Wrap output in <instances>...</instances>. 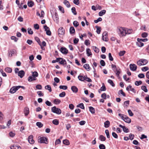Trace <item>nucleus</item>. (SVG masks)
<instances>
[{
	"instance_id": "f03ea898",
	"label": "nucleus",
	"mask_w": 149,
	"mask_h": 149,
	"mask_svg": "<svg viewBox=\"0 0 149 149\" xmlns=\"http://www.w3.org/2000/svg\"><path fill=\"white\" fill-rule=\"evenodd\" d=\"M32 76H30L28 78V81L29 82H31L36 79V77L38 76V74L36 71L32 72Z\"/></svg>"
},
{
	"instance_id": "4c0bfd02",
	"label": "nucleus",
	"mask_w": 149,
	"mask_h": 149,
	"mask_svg": "<svg viewBox=\"0 0 149 149\" xmlns=\"http://www.w3.org/2000/svg\"><path fill=\"white\" fill-rule=\"evenodd\" d=\"M99 139L102 141H104L106 140L105 137L102 135H100V136Z\"/></svg>"
},
{
	"instance_id": "6ab92c4d",
	"label": "nucleus",
	"mask_w": 149,
	"mask_h": 149,
	"mask_svg": "<svg viewBox=\"0 0 149 149\" xmlns=\"http://www.w3.org/2000/svg\"><path fill=\"white\" fill-rule=\"evenodd\" d=\"M24 113L25 116H27L29 113V109L28 108H25L24 109Z\"/></svg>"
},
{
	"instance_id": "052dcab7",
	"label": "nucleus",
	"mask_w": 149,
	"mask_h": 149,
	"mask_svg": "<svg viewBox=\"0 0 149 149\" xmlns=\"http://www.w3.org/2000/svg\"><path fill=\"white\" fill-rule=\"evenodd\" d=\"M102 19L101 17H99L97 20H95L94 22L95 23H96L99 22L101 21Z\"/></svg>"
},
{
	"instance_id": "a19ab883",
	"label": "nucleus",
	"mask_w": 149,
	"mask_h": 149,
	"mask_svg": "<svg viewBox=\"0 0 149 149\" xmlns=\"http://www.w3.org/2000/svg\"><path fill=\"white\" fill-rule=\"evenodd\" d=\"M45 88L46 89L48 90L50 92H51L52 91L51 88V86H49V85L46 86L45 87Z\"/></svg>"
},
{
	"instance_id": "7c9ffc66",
	"label": "nucleus",
	"mask_w": 149,
	"mask_h": 149,
	"mask_svg": "<svg viewBox=\"0 0 149 149\" xmlns=\"http://www.w3.org/2000/svg\"><path fill=\"white\" fill-rule=\"evenodd\" d=\"M53 18L54 20L56 21L57 22H58V15L56 13H55V15L53 17Z\"/></svg>"
},
{
	"instance_id": "b1692460",
	"label": "nucleus",
	"mask_w": 149,
	"mask_h": 149,
	"mask_svg": "<svg viewBox=\"0 0 149 149\" xmlns=\"http://www.w3.org/2000/svg\"><path fill=\"white\" fill-rule=\"evenodd\" d=\"M106 10H103L99 12L98 13L99 15L100 16H102L106 13Z\"/></svg>"
},
{
	"instance_id": "6e6d98bb",
	"label": "nucleus",
	"mask_w": 149,
	"mask_h": 149,
	"mask_svg": "<svg viewBox=\"0 0 149 149\" xmlns=\"http://www.w3.org/2000/svg\"><path fill=\"white\" fill-rule=\"evenodd\" d=\"M106 90V88L104 84L103 83V85L100 88V90L101 91H105Z\"/></svg>"
},
{
	"instance_id": "49530a36",
	"label": "nucleus",
	"mask_w": 149,
	"mask_h": 149,
	"mask_svg": "<svg viewBox=\"0 0 149 149\" xmlns=\"http://www.w3.org/2000/svg\"><path fill=\"white\" fill-rule=\"evenodd\" d=\"M138 41H141V42H146L148 41V39L147 38H144V39H140L138 38L137 39Z\"/></svg>"
},
{
	"instance_id": "58836bf2",
	"label": "nucleus",
	"mask_w": 149,
	"mask_h": 149,
	"mask_svg": "<svg viewBox=\"0 0 149 149\" xmlns=\"http://www.w3.org/2000/svg\"><path fill=\"white\" fill-rule=\"evenodd\" d=\"M136 45L139 47H141L143 45V43L141 42V41H139L137 42Z\"/></svg>"
},
{
	"instance_id": "9d476101",
	"label": "nucleus",
	"mask_w": 149,
	"mask_h": 149,
	"mask_svg": "<svg viewBox=\"0 0 149 149\" xmlns=\"http://www.w3.org/2000/svg\"><path fill=\"white\" fill-rule=\"evenodd\" d=\"M60 51L63 54H66L68 53V50L65 47H62L60 49Z\"/></svg>"
},
{
	"instance_id": "8fccbe9b",
	"label": "nucleus",
	"mask_w": 149,
	"mask_h": 149,
	"mask_svg": "<svg viewBox=\"0 0 149 149\" xmlns=\"http://www.w3.org/2000/svg\"><path fill=\"white\" fill-rule=\"evenodd\" d=\"M93 49L94 51L96 53H98L99 52V50L96 47L93 46Z\"/></svg>"
},
{
	"instance_id": "a211bd4d",
	"label": "nucleus",
	"mask_w": 149,
	"mask_h": 149,
	"mask_svg": "<svg viewBox=\"0 0 149 149\" xmlns=\"http://www.w3.org/2000/svg\"><path fill=\"white\" fill-rule=\"evenodd\" d=\"M71 89L72 92L75 93H76L78 92V89L75 86H72L71 87Z\"/></svg>"
},
{
	"instance_id": "f704fd0d",
	"label": "nucleus",
	"mask_w": 149,
	"mask_h": 149,
	"mask_svg": "<svg viewBox=\"0 0 149 149\" xmlns=\"http://www.w3.org/2000/svg\"><path fill=\"white\" fill-rule=\"evenodd\" d=\"M141 89L143 91L145 92H147L148 90L146 88V86H142L141 87Z\"/></svg>"
},
{
	"instance_id": "09e8293b",
	"label": "nucleus",
	"mask_w": 149,
	"mask_h": 149,
	"mask_svg": "<svg viewBox=\"0 0 149 149\" xmlns=\"http://www.w3.org/2000/svg\"><path fill=\"white\" fill-rule=\"evenodd\" d=\"M58 8L59 10L63 13H64V9L63 7H62L61 6H58Z\"/></svg>"
},
{
	"instance_id": "412c9836",
	"label": "nucleus",
	"mask_w": 149,
	"mask_h": 149,
	"mask_svg": "<svg viewBox=\"0 0 149 149\" xmlns=\"http://www.w3.org/2000/svg\"><path fill=\"white\" fill-rule=\"evenodd\" d=\"M126 35L127 34H130L132 33L133 31L132 29H129L127 28H126Z\"/></svg>"
},
{
	"instance_id": "a878e982",
	"label": "nucleus",
	"mask_w": 149,
	"mask_h": 149,
	"mask_svg": "<svg viewBox=\"0 0 149 149\" xmlns=\"http://www.w3.org/2000/svg\"><path fill=\"white\" fill-rule=\"evenodd\" d=\"M63 3L68 8L70 7V5L69 2L67 0H64L63 2Z\"/></svg>"
},
{
	"instance_id": "69168bd1",
	"label": "nucleus",
	"mask_w": 149,
	"mask_h": 149,
	"mask_svg": "<svg viewBox=\"0 0 149 149\" xmlns=\"http://www.w3.org/2000/svg\"><path fill=\"white\" fill-rule=\"evenodd\" d=\"M100 149H105V147L103 144H100L99 146Z\"/></svg>"
},
{
	"instance_id": "37998d69",
	"label": "nucleus",
	"mask_w": 149,
	"mask_h": 149,
	"mask_svg": "<svg viewBox=\"0 0 149 149\" xmlns=\"http://www.w3.org/2000/svg\"><path fill=\"white\" fill-rule=\"evenodd\" d=\"M36 125L39 128H41L43 126V124L40 122H37Z\"/></svg>"
},
{
	"instance_id": "423d86ee",
	"label": "nucleus",
	"mask_w": 149,
	"mask_h": 149,
	"mask_svg": "<svg viewBox=\"0 0 149 149\" xmlns=\"http://www.w3.org/2000/svg\"><path fill=\"white\" fill-rule=\"evenodd\" d=\"M51 110L53 112L57 114H60L61 113V110L60 109L56 108V106L52 107Z\"/></svg>"
},
{
	"instance_id": "393cba45",
	"label": "nucleus",
	"mask_w": 149,
	"mask_h": 149,
	"mask_svg": "<svg viewBox=\"0 0 149 149\" xmlns=\"http://www.w3.org/2000/svg\"><path fill=\"white\" fill-rule=\"evenodd\" d=\"M84 67L87 71H89L90 70V68L88 64H84Z\"/></svg>"
},
{
	"instance_id": "2eb2a0df",
	"label": "nucleus",
	"mask_w": 149,
	"mask_h": 149,
	"mask_svg": "<svg viewBox=\"0 0 149 149\" xmlns=\"http://www.w3.org/2000/svg\"><path fill=\"white\" fill-rule=\"evenodd\" d=\"M119 127L122 128L123 131L126 133L128 132H129L128 129L125 126H123L122 125L120 124L119 125Z\"/></svg>"
},
{
	"instance_id": "680f3d73",
	"label": "nucleus",
	"mask_w": 149,
	"mask_h": 149,
	"mask_svg": "<svg viewBox=\"0 0 149 149\" xmlns=\"http://www.w3.org/2000/svg\"><path fill=\"white\" fill-rule=\"evenodd\" d=\"M109 58L110 61H112L113 60V58L111 56V53L109 54Z\"/></svg>"
},
{
	"instance_id": "4be33fe9",
	"label": "nucleus",
	"mask_w": 149,
	"mask_h": 149,
	"mask_svg": "<svg viewBox=\"0 0 149 149\" xmlns=\"http://www.w3.org/2000/svg\"><path fill=\"white\" fill-rule=\"evenodd\" d=\"M104 127L105 128H107L109 127L110 126V122L109 121L107 120L104 122Z\"/></svg>"
},
{
	"instance_id": "3c124183",
	"label": "nucleus",
	"mask_w": 149,
	"mask_h": 149,
	"mask_svg": "<svg viewBox=\"0 0 149 149\" xmlns=\"http://www.w3.org/2000/svg\"><path fill=\"white\" fill-rule=\"evenodd\" d=\"M118 93L119 94H122L123 96L124 97L125 96H126L125 93L123 92L122 90H120V91H119Z\"/></svg>"
},
{
	"instance_id": "dca6fc26",
	"label": "nucleus",
	"mask_w": 149,
	"mask_h": 149,
	"mask_svg": "<svg viewBox=\"0 0 149 149\" xmlns=\"http://www.w3.org/2000/svg\"><path fill=\"white\" fill-rule=\"evenodd\" d=\"M25 74L23 70H21L19 71L18 72V76H19L21 78H22L24 76Z\"/></svg>"
},
{
	"instance_id": "72a5a7b5",
	"label": "nucleus",
	"mask_w": 149,
	"mask_h": 149,
	"mask_svg": "<svg viewBox=\"0 0 149 149\" xmlns=\"http://www.w3.org/2000/svg\"><path fill=\"white\" fill-rule=\"evenodd\" d=\"M52 123L55 125H57L59 124V121L56 119H54L52 121Z\"/></svg>"
},
{
	"instance_id": "bb28decb",
	"label": "nucleus",
	"mask_w": 149,
	"mask_h": 149,
	"mask_svg": "<svg viewBox=\"0 0 149 149\" xmlns=\"http://www.w3.org/2000/svg\"><path fill=\"white\" fill-rule=\"evenodd\" d=\"M89 108L90 111L92 114H94L95 113V109L93 107H90Z\"/></svg>"
},
{
	"instance_id": "ddd939ff",
	"label": "nucleus",
	"mask_w": 149,
	"mask_h": 149,
	"mask_svg": "<svg viewBox=\"0 0 149 149\" xmlns=\"http://www.w3.org/2000/svg\"><path fill=\"white\" fill-rule=\"evenodd\" d=\"M123 120L125 122L127 123H129L131 122V119L126 115L125 116Z\"/></svg>"
},
{
	"instance_id": "774afa93",
	"label": "nucleus",
	"mask_w": 149,
	"mask_h": 149,
	"mask_svg": "<svg viewBox=\"0 0 149 149\" xmlns=\"http://www.w3.org/2000/svg\"><path fill=\"white\" fill-rule=\"evenodd\" d=\"M112 136L115 138L117 139L118 138V136L117 134L114 132H113L112 134Z\"/></svg>"
},
{
	"instance_id": "bf43d9fd",
	"label": "nucleus",
	"mask_w": 149,
	"mask_h": 149,
	"mask_svg": "<svg viewBox=\"0 0 149 149\" xmlns=\"http://www.w3.org/2000/svg\"><path fill=\"white\" fill-rule=\"evenodd\" d=\"M65 92H63L60 93L59 95V96L60 97H63L65 95Z\"/></svg>"
},
{
	"instance_id": "5701e85b",
	"label": "nucleus",
	"mask_w": 149,
	"mask_h": 149,
	"mask_svg": "<svg viewBox=\"0 0 149 149\" xmlns=\"http://www.w3.org/2000/svg\"><path fill=\"white\" fill-rule=\"evenodd\" d=\"M86 54L88 56L92 55V54L90 49L87 48L86 49Z\"/></svg>"
},
{
	"instance_id": "cd10ccee",
	"label": "nucleus",
	"mask_w": 149,
	"mask_h": 149,
	"mask_svg": "<svg viewBox=\"0 0 149 149\" xmlns=\"http://www.w3.org/2000/svg\"><path fill=\"white\" fill-rule=\"evenodd\" d=\"M86 76H84V77L82 76H78V79L80 81H83L84 80H85Z\"/></svg>"
},
{
	"instance_id": "ea45409f",
	"label": "nucleus",
	"mask_w": 149,
	"mask_h": 149,
	"mask_svg": "<svg viewBox=\"0 0 149 149\" xmlns=\"http://www.w3.org/2000/svg\"><path fill=\"white\" fill-rule=\"evenodd\" d=\"M96 28H97L96 32L98 34H99L100 33L101 30V28L100 27L96 26Z\"/></svg>"
},
{
	"instance_id": "864d4df0",
	"label": "nucleus",
	"mask_w": 149,
	"mask_h": 149,
	"mask_svg": "<svg viewBox=\"0 0 149 149\" xmlns=\"http://www.w3.org/2000/svg\"><path fill=\"white\" fill-rule=\"evenodd\" d=\"M59 88L61 89H63V90H66L67 89V86H60Z\"/></svg>"
},
{
	"instance_id": "20e7f679",
	"label": "nucleus",
	"mask_w": 149,
	"mask_h": 149,
	"mask_svg": "<svg viewBox=\"0 0 149 149\" xmlns=\"http://www.w3.org/2000/svg\"><path fill=\"white\" fill-rule=\"evenodd\" d=\"M38 141L40 143H45L47 144V139L46 137L39 136L38 137Z\"/></svg>"
},
{
	"instance_id": "f3484780",
	"label": "nucleus",
	"mask_w": 149,
	"mask_h": 149,
	"mask_svg": "<svg viewBox=\"0 0 149 149\" xmlns=\"http://www.w3.org/2000/svg\"><path fill=\"white\" fill-rule=\"evenodd\" d=\"M114 72L115 73L117 77H118V78H119V74L121 72V70L120 69L118 70V69L116 68V70Z\"/></svg>"
},
{
	"instance_id": "c85d7f7f",
	"label": "nucleus",
	"mask_w": 149,
	"mask_h": 149,
	"mask_svg": "<svg viewBox=\"0 0 149 149\" xmlns=\"http://www.w3.org/2000/svg\"><path fill=\"white\" fill-rule=\"evenodd\" d=\"M75 29L73 26L71 27L70 29V33L72 34L75 32Z\"/></svg>"
},
{
	"instance_id": "603ef678",
	"label": "nucleus",
	"mask_w": 149,
	"mask_h": 149,
	"mask_svg": "<svg viewBox=\"0 0 149 149\" xmlns=\"http://www.w3.org/2000/svg\"><path fill=\"white\" fill-rule=\"evenodd\" d=\"M73 24L74 26L75 27H77L79 25V23L77 21H74L73 22Z\"/></svg>"
},
{
	"instance_id": "aec40b11",
	"label": "nucleus",
	"mask_w": 149,
	"mask_h": 149,
	"mask_svg": "<svg viewBox=\"0 0 149 149\" xmlns=\"http://www.w3.org/2000/svg\"><path fill=\"white\" fill-rule=\"evenodd\" d=\"M11 149H21V147L19 146L14 145L11 146Z\"/></svg>"
},
{
	"instance_id": "4468645a",
	"label": "nucleus",
	"mask_w": 149,
	"mask_h": 149,
	"mask_svg": "<svg viewBox=\"0 0 149 149\" xmlns=\"http://www.w3.org/2000/svg\"><path fill=\"white\" fill-rule=\"evenodd\" d=\"M60 58L59 59L58 62L59 63L62 65H64L66 64V62L65 59H63L61 58Z\"/></svg>"
},
{
	"instance_id": "79ce46f5",
	"label": "nucleus",
	"mask_w": 149,
	"mask_h": 149,
	"mask_svg": "<svg viewBox=\"0 0 149 149\" xmlns=\"http://www.w3.org/2000/svg\"><path fill=\"white\" fill-rule=\"evenodd\" d=\"M5 70L6 72L9 73L11 72L12 71V69L9 67L6 68L5 69Z\"/></svg>"
},
{
	"instance_id": "7ed1b4c3",
	"label": "nucleus",
	"mask_w": 149,
	"mask_h": 149,
	"mask_svg": "<svg viewBox=\"0 0 149 149\" xmlns=\"http://www.w3.org/2000/svg\"><path fill=\"white\" fill-rule=\"evenodd\" d=\"M22 88L23 89H25V87L23 86H14L12 87L10 90V93H14L19 88Z\"/></svg>"
},
{
	"instance_id": "6e6552de",
	"label": "nucleus",
	"mask_w": 149,
	"mask_h": 149,
	"mask_svg": "<svg viewBox=\"0 0 149 149\" xmlns=\"http://www.w3.org/2000/svg\"><path fill=\"white\" fill-rule=\"evenodd\" d=\"M65 30L62 27H60L58 30V33L59 36H61V35H63L64 34Z\"/></svg>"
},
{
	"instance_id": "9b49d317",
	"label": "nucleus",
	"mask_w": 149,
	"mask_h": 149,
	"mask_svg": "<svg viewBox=\"0 0 149 149\" xmlns=\"http://www.w3.org/2000/svg\"><path fill=\"white\" fill-rule=\"evenodd\" d=\"M130 69L131 70L134 71L136 70L137 66L135 64H130Z\"/></svg>"
},
{
	"instance_id": "13d9d810",
	"label": "nucleus",
	"mask_w": 149,
	"mask_h": 149,
	"mask_svg": "<svg viewBox=\"0 0 149 149\" xmlns=\"http://www.w3.org/2000/svg\"><path fill=\"white\" fill-rule=\"evenodd\" d=\"M125 53V51H120L119 53V55L120 56H123Z\"/></svg>"
},
{
	"instance_id": "e2e57ef3",
	"label": "nucleus",
	"mask_w": 149,
	"mask_h": 149,
	"mask_svg": "<svg viewBox=\"0 0 149 149\" xmlns=\"http://www.w3.org/2000/svg\"><path fill=\"white\" fill-rule=\"evenodd\" d=\"M149 68L147 67H145L142 68L141 69V70L143 71H146L148 70Z\"/></svg>"
},
{
	"instance_id": "5fc2aeb1",
	"label": "nucleus",
	"mask_w": 149,
	"mask_h": 149,
	"mask_svg": "<svg viewBox=\"0 0 149 149\" xmlns=\"http://www.w3.org/2000/svg\"><path fill=\"white\" fill-rule=\"evenodd\" d=\"M108 82L112 86H115L114 84L113 83V81L111 79H109L108 81Z\"/></svg>"
},
{
	"instance_id": "c9c22d12",
	"label": "nucleus",
	"mask_w": 149,
	"mask_h": 149,
	"mask_svg": "<svg viewBox=\"0 0 149 149\" xmlns=\"http://www.w3.org/2000/svg\"><path fill=\"white\" fill-rule=\"evenodd\" d=\"M35 39L39 45L40 46L41 48H42V45L41 44V42L39 38L38 37H36L35 38Z\"/></svg>"
},
{
	"instance_id": "f8f14e48",
	"label": "nucleus",
	"mask_w": 149,
	"mask_h": 149,
	"mask_svg": "<svg viewBox=\"0 0 149 149\" xmlns=\"http://www.w3.org/2000/svg\"><path fill=\"white\" fill-rule=\"evenodd\" d=\"M126 89L127 91H129V90L130 89V91H132L134 93H135L136 92V90L134 88L132 87V86L130 85L128 86L126 88Z\"/></svg>"
},
{
	"instance_id": "473e14b6",
	"label": "nucleus",
	"mask_w": 149,
	"mask_h": 149,
	"mask_svg": "<svg viewBox=\"0 0 149 149\" xmlns=\"http://www.w3.org/2000/svg\"><path fill=\"white\" fill-rule=\"evenodd\" d=\"M61 100L58 99H55L54 101V103L56 104H59L61 102Z\"/></svg>"
},
{
	"instance_id": "1a4fd4ad",
	"label": "nucleus",
	"mask_w": 149,
	"mask_h": 149,
	"mask_svg": "<svg viewBox=\"0 0 149 149\" xmlns=\"http://www.w3.org/2000/svg\"><path fill=\"white\" fill-rule=\"evenodd\" d=\"M33 136L32 135H30L28 138V141L29 143L31 144H33L34 143V141L33 140Z\"/></svg>"
},
{
	"instance_id": "a18cd8bd",
	"label": "nucleus",
	"mask_w": 149,
	"mask_h": 149,
	"mask_svg": "<svg viewBox=\"0 0 149 149\" xmlns=\"http://www.w3.org/2000/svg\"><path fill=\"white\" fill-rule=\"evenodd\" d=\"M142 83V82L141 81H136L135 82V84L137 86H138L141 84Z\"/></svg>"
},
{
	"instance_id": "c03bdc74",
	"label": "nucleus",
	"mask_w": 149,
	"mask_h": 149,
	"mask_svg": "<svg viewBox=\"0 0 149 149\" xmlns=\"http://www.w3.org/2000/svg\"><path fill=\"white\" fill-rule=\"evenodd\" d=\"M27 30L28 33L29 34L32 35L33 34V31L31 28H28Z\"/></svg>"
},
{
	"instance_id": "e433bc0d",
	"label": "nucleus",
	"mask_w": 149,
	"mask_h": 149,
	"mask_svg": "<svg viewBox=\"0 0 149 149\" xmlns=\"http://www.w3.org/2000/svg\"><path fill=\"white\" fill-rule=\"evenodd\" d=\"M77 107H79L82 109H84V107L83 104L82 103H81L79 104L78 105H77Z\"/></svg>"
},
{
	"instance_id": "338daca9",
	"label": "nucleus",
	"mask_w": 149,
	"mask_h": 149,
	"mask_svg": "<svg viewBox=\"0 0 149 149\" xmlns=\"http://www.w3.org/2000/svg\"><path fill=\"white\" fill-rule=\"evenodd\" d=\"M134 135L132 134H130L129 136V139L131 140L134 139Z\"/></svg>"
},
{
	"instance_id": "39448f33",
	"label": "nucleus",
	"mask_w": 149,
	"mask_h": 149,
	"mask_svg": "<svg viewBox=\"0 0 149 149\" xmlns=\"http://www.w3.org/2000/svg\"><path fill=\"white\" fill-rule=\"evenodd\" d=\"M148 62V61L147 60L142 59L139 60L137 62V64L139 66L147 64Z\"/></svg>"
},
{
	"instance_id": "0eeeda50",
	"label": "nucleus",
	"mask_w": 149,
	"mask_h": 149,
	"mask_svg": "<svg viewBox=\"0 0 149 149\" xmlns=\"http://www.w3.org/2000/svg\"><path fill=\"white\" fill-rule=\"evenodd\" d=\"M107 36V31L104 32L102 35V40L104 41H107L108 40Z\"/></svg>"
},
{
	"instance_id": "0e129e2a",
	"label": "nucleus",
	"mask_w": 149,
	"mask_h": 149,
	"mask_svg": "<svg viewBox=\"0 0 149 149\" xmlns=\"http://www.w3.org/2000/svg\"><path fill=\"white\" fill-rule=\"evenodd\" d=\"M61 141L60 139H58L56 140L55 142V145H57L61 143Z\"/></svg>"
},
{
	"instance_id": "4d7b16f0",
	"label": "nucleus",
	"mask_w": 149,
	"mask_h": 149,
	"mask_svg": "<svg viewBox=\"0 0 149 149\" xmlns=\"http://www.w3.org/2000/svg\"><path fill=\"white\" fill-rule=\"evenodd\" d=\"M15 53V51L13 50L10 51L8 52V55L9 56L11 57L13 56V54Z\"/></svg>"
},
{
	"instance_id": "de8ad7c7",
	"label": "nucleus",
	"mask_w": 149,
	"mask_h": 149,
	"mask_svg": "<svg viewBox=\"0 0 149 149\" xmlns=\"http://www.w3.org/2000/svg\"><path fill=\"white\" fill-rule=\"evenodd\" d=\"M71 10L72 12L73 13V14L74 15H77V13L76 11V9L75 7H73L71 9Z\"/></svg>"
},
{
	"instance_id": "f257e3e1",
	"label": "nucleus",
	"mask_w": 149,
	"mask_h": 149,
	"mask_svg": "<svg viewBox=\"0 0 149 149\" xmlns=\"http://www.w3.org/2000/svg\"><path fill=\"white\" fill-rule=\"evenodd\" d=\"M126 28L125 27H120L118 28L117 31L120 37L125 36L126 35Z\"/></svg>"
},
{
	"instance_id": "2f4dec72",
	"label": "nucleus",
	"mask_w": 149,
	"mask_h": 149,
	"mask_svg": "<svg viewBox=\"0 0 149 149\" xmlns=\"http://www.w3.org/2000/svg\"><path fill=\"white\" fill-rule=\"evenodd\" d=\"M34 4V2L32 1H30L28 2V5L30 7H32Z\"/></svg>"
},
{
	"instance_id": "c756f323",
	"label": "nucleus",
	"mask_w": 149,
	"mask_h": 149,
	"mask_svg": "<svg viewBox=\"0 0 149 149\" xmlns=\"http://www.w3.org/2000/svg\"><path fill=\"white\" fill-rule=\"evenodd\" d=\"M63 143L64 144L68 146L70 144L69 141L67 139L63 140Z\"/></svg>"
}]
</instances>
